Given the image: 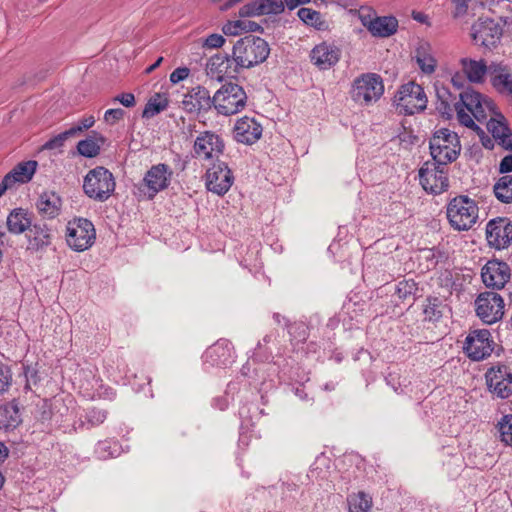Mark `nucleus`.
<instances>
[{"label": "nucleus", "mask_w": 512, "mask_h": 512, "mask_svg": "<svg viewBox=\"0 0 512 512\" xmlns=\"http://www.w3.org/2000/svg\"><path fill=\"white\" fill-rule=\"evenodd\" d=\"M460 100L455 104L458 121L468 127L477 128L473 118L478 121L486 120L487 111H493V103L472 89L459 94Z\"/></svg>", "instance_id": "1"}, {"label": "nucleus", "mask_w": 512, "mask_h": 512, "mask_svg": "<svg viewBox=\"0 0 512 512\" xmlns=\"http://www.w3.org/2000/svg\"><path fill=\"white\" fill-rule=\"evenodd\" d=\"M234 61L240 70L263 63L270 54L268 43L254 35H247L236 41L232 48Z\"/></svg>", "instance_id": "2"}, {"label": "nucleus", "mask_w": 512, "mask_h": 512, "mask_svg": "<svg viewBox=\"0 0 512 512\" xmlns=\"http://www.w3.org/2000/svg\"><path fill=\"white\" fill-rule=\"evenodd\" d=\"M429 147L433 160L440 165L452 163L461 152L457 133L447 128H440L434 132L430 138Z\"/></svg>", "instance_id": "3"}, {"label": "nucleus", "mask_w": 512, "mask_h": 512, "mask_svg": "<svg viewBox=\"0 0 512 512\" xmlns=\"http://www.w3.org/2000/svg\"><path fill=\"white\" fill-rule=\"evenodd\" d=\"M214 109L219 115L231 116L242 111L247 104L244 88L234 82L223 84L213 95Z\"/></svg>", "instance_id": "4"}, {"label": "nucleus", "mask_w": 512, "mask_h": 512, "mask_svg": "<svg viewBox=\"0 0 512 512\" xmlns=\"http://www.w3.org/2000/svg\"><path fill=\"white\" fill-rule=\"evenodd\" d=\"M116 182L113 174L105 167L91 169L83 181V191L91 199L104 202L113 194Z\"/></svg>", "instance_id": "5"}, {"label": "nucleus", "mask_w": 512, "mask_h": 512, "mask_svg": "<svg viewBox=\"0 0 512 512\" xmlns=\"http://www.w3.org/2000/svg\"><path fill=\"white\" fill-rule=\"evenodd\" d=\"M447 218L455 230H469L477 221L478 206L467 196H458L449 202Z\"/></svg>", "instance_id": "6"}, {"label": "nucleus", "mask_w": 512, "mask_h": 512, "mask_svg": "<svg viewBox=\"0 0 512 512\" xmlns=\"http://www.w3.org/2000/svg\"><path fill=\"white\" fill-rule=\"evenodd\" d=\"M384 93L382 78L375 73H365L354 79L350 91L351 98L360 105L377 102Z\"/></svg>", "instance_id": "7"}, {"label": "nucleus", "mask_w": 512, "mask_h": 512, "mask_svg": "<svg viewBox=\"0 0 512 512\" xmlns=\"http://www.w3.org/2000/svg\"><path fill=\"white\" fill-rule=\"evenodd\" d=\"M427 102L424 88L415 82L402 85L395 95L397 109L405 115H413L425 110Z\"/></svg>", "instance_id": "8"}, {"label": "nucleus", "mask_w": 512, "mask_h": 512, "mask_svg": "<svg viewBox=\"0 0 512 512\" xmlns=\"http://www.w3.org/2000/svg\"><path fill=\"white\" fill-rule=\"evenodd\" d=\"M504 307V299L494 291L482 292L474 301L477 317L488 325L494 324L503 318Z\"/></svg>", "instance_id": "9"}, {"label": "nucleus", "mask_w": 512, "mask_h": 512, "mask_svg": "<svg viewBox=\"0 0 512 512\" xmlns=\"http://www.w3.org/2000/svg\"><path fill=\"white\" fill-rule=\"evenodd\" d=\"M463 352L472 361L488 358L494 350V341L487 329L471 330L463 343Z\"/></svg>", "instance_id": "10"}, {"label": "nucleus", "mask_w": 512, "mask_h": 512, "mask_svg": "<svg viewBox=\"0 0 512 512\" xmlns=\"http://www.w3.org/2000/svg\"><path fill=\"white\" fill-rule=\"evenodd\" d=\"M172 170L164 163L153 165L145 174L138 190L148 199H153L159 192L170 185Z\"/></svg>", "instance_id": "11"}, {"label": "nucleus", "mask_w": 512, "mask_h": 512, "mask_svg": "<svg viewBox=\"0 0 512 512\" xmlns=\"http://www.w3.org/2000/svg\"><path fill=\"white\" fill-rule=\"evenodd\" d=\"M96 238L93 223L85 218L68 222L67 244L76 252H82L92 246Z\"/></svg>", "instance_id": "12"}, {"label": "nucleus", "mask_w": 512, "mask_h": 512, "mask_svg": "<svg viewBox=\"0 0 512 512\" xmlns=\"http://www.w3.org/2000/svg\"><path fill=\"white\" fill-rule=\"evenodd\" d=\"M447 165L425 162L419 170V180L423 189L433 194H440L449 187Z\"/></svg>", "instance_id": "13"}, {"label": "nucleus", "mask_w": 512, "mask_h": 512, "mask_svg": "<svg viewBox=\"0 0 512 512\" xmlns=\"http://www.w3.org/2000/svg\"><path fill=\"white\" fill-rule=\"evenodd\" d=\"M225 144L220 135L213 131L201 132L193 145L194 156L203 161L217 160L223 154Z\"/></svg>", "instance_id": "14"}, {"label": "nucleus", "mask_w": 512, "mask_h": 512, "mask_svg": "<svg viewBox=\"0 0 512 512\" xmlns=\"http://www.w3.org/2000/svg\"><path fill=\"white\" fill-rule=\"evenodd\" d=\"M489 391L498 398L506 399L512 395V372L504 364L490 367L485 373Z\"/></svg>", "instance_id": "15"}, {"label": "nucleus", "mask_w": 512, "mask_h": 512, "mask_svg": "<svg viewBox=\"0 0 512 512\" xmlns=\"http://www.w3.org/2000/svg\"><path fill=\"white\" fill-rule=\"evenodd\" d=\"M234 182V177L225 162L217 161L206 172V187L219 196L226 194Z\"/></svg>", "instance_id": "16"}, {"label": "nucleus", "mask_w": 512, "mask_h": 512, "mask_svg": "<svg viewBox=\"0 0 512 512\" xmlns=\"http://www.w3.org/2000/svg\"><path fill=\"white\" fill-rule=\"evenodd\" d=\"M471 36L476 44L491 48L500 41L502 28L493 19L480 18L472 25Z\"/></svg>", "instance_id": "17"}, {"label": "nucleus", "mask_w": 512, "mask_h": 512, "mask_svg": "<svg viewBox=\"0 0 512 512\" xmlns=\"http://www.w3.org/2000/svg\"><path fill=\"white\" fill-rule=\"evenodd\" d=\"M486 239L497 250L507 248L512 243V223L507 218H495L486 226Z\"/></svg>", "instance_id": "18"}, {"label": "nucleus", "mask_w": 512, "mask_h": 512, "mask_svg": "<svg viewBox=\"0 0 512 512\" xmlns=\"http://www.w3.org/2000/svg\"><path fill=\"white\" fill-rule=\"evenodd\" d=\"M182 106L188 113H207L214 108V99L207 88L198 85L184 95Z\"/></svg>", "instance_id": "19"}, {"label": "nucleus", "mask_w": 512, "mask_h": 512, "mask_svg": "<svg viewBox=\"0 0 512 512\" xmlns=\"http://www.w3.org/2000/svg\"><path fill=\"white\" fill-rule=\"evenodd\" d=\"M481 276L487 287L501 289L509 281L511 270L506 262L492 258L482 268Z\"/></svg>", "instance_id": "20"}, {"label": "nucleus", "mask_w": 512, "mask_h": 512, "mask_svg": "<svg viewBox=\"0 0 512 512\" xmlns=\"http://www.w3.org/2000/svg\"><path fill=\"white\" fill-rule=\"evenodd\" d=\"M207 75L218 81L224 77H234L240 72V68L234 61L233 54H215L211 56L206 65Z\"/></svg>", "instance_id": "21"}, {"label": "nucleus", "mask_w": 512, "mask_h": 512, "mask_svg": "<svg viewBox=\"0 0 512 512\" xmlns=\"http://www.w3.org/2000/svg\"><path fill=\"white\" fill-rule=\"evenodd\" d=\"M309 57L319 70H328L339 62L341 50L334 44L321 42L311 50Z\"/></svg>", "instance_id": "22"}, {"label": "nucleus", "mask_w": 512, "mask_h": 512, "mask_svg": "<svg viewBox=\"0 0 512 512\" xmlns=\"http://www.w3.org/2000/svg\"><path fill=\"white\" fill-rule=\"evenodd\" d=\"M262 126L254 118L244 116L234 126V138L237 142L251 145L262 136Z\"/></svg>", "instance_id": "23"}, {"label": "nucleus", "mask_w": 512, "mask_h": 512, "mask_svg": "<svg viewBox=\"0 0 512 512\" xmlns=\"http://www.w3.org/2000/svg\"><path fill=\"white\" fill-rule=\"evenodd\" d=\"M460 64L467 80L472 83H482L487 73L493 76L498 71V66H487L484 60L461 58Z\"/></svg>", "instance_id": "24"}, {"label": "nucleus", "mask_w": 512, "mask_h": 512, "mask_svg": "<svg viewBox=\"0 0 512 512\" xmlns=\"http://www.w3.org/2000/svg\"><path fill=\"white\" fill-rule=\"evenodd\" d=\"M27 250L31 253H46L51 245L52 236L46 227L33 226L27 234Z\"/></svg>", "instance_id": "25"}, {"label": "nucleus", "mask_w": 512, "mask_h": 512, "mask_svg": "<svg viewBox=\"0 0 512 512\" xmlns=\"http://www.w3.org/2000/svg\"><path fill=\"white\" fill-rule=\"evenodd\" d=\"M36 206L43 217L52 219L59 215L62 200L56 192L44 191L40 194Z\"/></svg>", "instance_id": "26"}, {"label": "nucleus", "mask_w": 512, "mask_h": 512, "mask_svg": "<svg viewBox=\"0 0 512 512\" xmlns=\"http://www.w3.org/2000/svg\"><path fill=\"white\" fill-rule=\"evenodd\" d=\"M234 350L230 341L226 339L218 340L206 351V358L210 359L212 364L227 365L233 361Z\"/></svg>", "instance_id": "27"}, {"label": "nucleus", "mask_w": 512, "mask_h": 512, "mask_svg": "<svg viewBox=\"0 0 512 512\" xmlns=\"http://www.w3.org/2000/svg\"><path fill=\"white\" fill-rule=\"evenodd\" d=\"M435 91L437 97L436 110L443 118L450 119L453 116L455 104L458 102L456 96L444 84L440 83L435 84Z\"/></svg>", "instance_id": "28"}, {"label": "nucleus", "mask_w": 512, "mask_h": 512, "mask_svg": "<svg viewBox=\"0 0 512 512\" xmlns=\"http://www.w3.org/2000/svg\"><path fill=\"white\" fill-rule=\"evenodd\" d=\"M37 162L29 160L17 164L4 178L5 182H8L12 187L16 183H27L29 182L34 173L36 172Z\"/></svg>", "instance_id": "29"}, {"label": "nucleus", "mask_w": 512, "mask_h": 512, "mask_svg": "<svg viewBox=\"0 0 512 512\" xmlns=\"http://www.w3.org/2000/svg\"><path fill=\"white\" fill-rule=\"evenodd\" d=\"M413 59H415L422 73L431 75L435 72L437 60L433 56L431 46L427 42L419 43L415 49Z\"/></svg>", "instance_id": "30"}, {"label": "nucleus", "mask_w": 512, "mask_h": 512, "mask_svg": "<svg viewBox=\"0 0 512 512\" xmlns=\"http://www.w3.org/2000/svg\"><path fill=\"white\" fill-rule=\"evenodd\" d=\"M487 129L504 149L512 151L511 131L502 120L491 118L487 122Z\"/></svg>", "instance_id": "31"}, {"label": "nucleus", "mask_w": 512, "mask_h": 512, "mask_svg": "<svg viewBox=\"0 0 512 512\" xmlns=\"http://www.w3.org/2000/svg\"><path fill=\"white\" fill-rule=\"evenodd\" d=\"M105 142L106 138L103 135L92 131L86 139L78 142L77 150L80 155L87 158H93L100 153L101 147Z\"/></svg>", "instance_id": "32"}, {"label": "nucleus", "mask_w": 512, "mask_h": 512, "mask_svg": "<svg viewBox=\"0 0 512 512\" xmlns=\"http://www.w3.org/2000/svg\"><path fill=\"white\" fill-rule=\"evenodd\" d=\"M7 229L12 234H21L31 228V219L22 208L12 210L6 221Z\"/></svg>", "instance_id": "33"}, {"label": "nucleus", "mask_w": 512, "mask_h": 512, "mask_svg": "<svg viewBox=\"0 0 512 512\" xmlns=\"http://www.w3.org/2000/svg\"><path fill=\"white\" fill-rule=\"evenodd\" d=\"M398 29V20L393 16L374 17L370 33L374 37L386 38L395 34Z\"/></svg>", "instance_id": "34"}, {"label": "nucleus", "mask_w": 512, "mask_h": 512, "mask_svg": "<svg viewBox=\"0 0 512 512\" xmlns=\"http://www.w3.org/2000/svg\"><path fill=\"white\" fill-rule=\"evenodd\" d=\"M349 512H369L373 505L372 497L364 492L351 493L347 497Z\"/></svg>", "instance_id": "35"}, {"label": "nucleus", "mask_w": 512, "mask_h": 512, "mask_svg": "<svg viewBox=\"0 0 512 512\" xmlns=\"http://www.w3.org/2000/svg\"><path fill=\"white\" fill-rule=\"evenodd\" d=\"M297 15L306 25H309L316 30L324 31L329 27L328 22L323 18L319 11L303 7L298 10Z\"/></svg>", "instance_id": "36"}, {"label": "nucleus", "mask_w": 512, "mask_h": 512, "mask_svg": "<svg viewBox=\"0 0 512 512\" xmlns=\"http://www.w3.org/2000/svg\"><path fill=\"white\" fill-rule=\"evenodd\" d=\"M169 105V99L166 94L155 93L150 97L148 102L145 105V108L142 113L143 118H152L155 115L161 113L166 110Z\"/></svg>", "instance_id": "37"}, {"label": "nucleus", "mask_w": 512, "mask_h": 512, "mask_svg": "<svg viewBox=\"0 0 512 512\" xmlns=\"http://www.w3.org/2000/svg\"><path fill=\"white\" fill-rule=\"evenodd\" d=\"M493 191L500 202L512 203V175L500 177L495 183Z\"/></svg>", "instance_id": "38"}, {"label": "nucleus", "mask_w": 512, "mask_h": 512, "mask_svg": "<svg viewBox=\"0 0 512 512\" xmlns=\"http://www.w3.org/2000/svg\"><path fill=\"white\" fill-rule=\"evenodd\" d=\"M19 422V410L15 404L8 403L0 406V425L6 428L16 427Z\"/></svg>", "instance_id": "39"}, {"label": "nucleus", "mask_w": 512, "mask_h": 512, "mask_svg": "<svg viewBox=\"0 0 512 512\" xmlns=\"http://www.w3.org/2000/svg\"><path fill=\"white\" fill-rule=\"evenodd\" d=\"M498 70H501V72L492 77L493 86L500 93L512 96V77L508 73H504L503 69L499 66Z\"/></svg>", "instance_id": "40"}, {"label": "nucleus", "mask_w": 512, "mask_h": 512, "mask_svg": "<svg viewBox=\"0 0 512 512\" xmlns=\"http://www.w3.org/2000/svg\"><path fill=\"white\" fill-rule=\"evenodd\" d=\"M500 439L506 445H512V415H505L498 424Z\"/></svg>", "instance_id": "41"}, {"label": "nucleus", "mask_w": 512, "mask_h": 512, "mask_svg": "<svg viewBox=\"0 0 512 512\" xmlns=\"http://www.w3.org/2000/svg\"><path fill=\"white\" fill-rule=\"evenodd\" d=\"M260 6L263 15H278L285 9L283 0H260Z\"/></svg>", "instance_id": "42"}, {"label": "nucleus", "mask_w": 512, "mask_h": 512, "mask_svg": "<svg viewBox=\"0 0 512 512\" xmlns=\"http://www.w3.org/2000/svg\"><path fill=\"white\" fill-rule=\"evenodd\" d=\"M70 137H73L71 131L68 129L53 138L49 139L45 144L42 146L43 150H55L60 149L67 139Z\"/></svg>", "instance_id": "43"}, {"label": "nucleus", "mask_w": 512, "mask_h": 512, "mask_svg": "<svg viewBox=\"0 0 512 512\" xmlns=\"http://www.w3.org/2000/svg\"><path fill=\"white\" fill-rule=\"evenodd\" d=\"M107 418V412L99 408H90L85 412V419L92 426L102 424Z\"/></svg>", "instance_id": "44"}, {"label": "nucleus", "mask_w": 512, "mask_h": 512, "mask_svg": "<svg viewBox=\"0 0 512 512\" xmlns=\"http://www.w3.org/2000/svg\"><path fill=\"white\" fill-rule=\"evenodd\" d=\"M260 4V0H253L245 4L240 8L239 15L241 17L262 16L261 7H259Z\"/></svg>", "instance_id": "45"}, {"label": "nucleus", "mask_w": 512, "mask_h": 512, "mask_svg": "<svg viewBox=\"0 0 512 512\" xmlns=\"http://www.w3.org/2000/svg\"><path fill=\"white\" fill-rule=\"evenodd\" d=\"M416 290L413 281H401L396 286V294L400 299H407L412 296Z\"/></svg>", "instance_id": "46"}, {"label": "nucleus", "mask_w": 512, "mask_h": 512, "mask_svg": "<svg viewBox=\"0 0 512 512\" xmlns=\"http://www.w3.org/2000/svg\"><path fill=\"white\" fill-rule=\"evenodd\" d=\"M12 382V373L10 368L0 363V394L7 391Z\"/></svg>", "instance_id": "47"}, {"label": "nucleus", "mask_w": 512, "mask_h": 512, "mask_svg": "<svg viewBox=\"0 0 512 512\" xmlns=\"http://www.w3.org/2000/svg\"><path fill=\"white\" fill-rule=\"evenodd\" d=\"M226 42V39L221 34H210L203 41V47L208 49L221 48Z\"/></svg>", "instance_id": "48"}, {"label": "nucleus", "mask_w": 512, "mask_h": 512, "mask_svg": "<svg viewBox=\"0 0 512 512\" xmlns=\"http://www.w3.org/2000/svg\"><path fill=\"white\" fill-rule=\"evenodd\" d=\"M125 116V111L121 108L108 109L104 113V121L109 125H114L122 120Z\"/></svg>", "instance_id": "49"}, {"label": "nucleus", "mask_w": 512, "mask_h": 512, "mask_svg": "<svg viewBox=\"0 0 512 512\" xmlns=\"http://www.w3.org/2000/svg\"><path fill=\"white\" fill-rule=\"evenodd\" d=\"M434 301H436V299ZM424 315L425 319H428L429 321H435L441 317V311L435 302L428 300V303L424 308Z\"/></svg>", "instance_id": "50"}, {"label": "nucleus", "mask_w": 512, "mask_h": 512, "mask_svg": "<svg viewBox=\"0 0 512 512\" xmlns=\"http://www.w3.org/2000/svg\"><path fill=\"white\" fill-rule=\"evenodd\" d=\"M189 75L190 69L188 67H178L170 74L169 80L172 84H177L186 80Z\"/></svg>", "instance_id": "51"}, {"label": "nucleus", "mask_w": 512, "mask_h": 512, "mask_svg": "<svg viewBox=\"0 0 512 512\" xmlns=\"http://www.w3.org/2000/svg\"><path fill=\"white\" fill-rule=\"evenodd\" d=\"M244 21L237 20L233 22H227L223 25L222 31L225 35L235 36L238 35L242 31V26Z\"/></svg>", "instance_id": "52"}, {"label": "nucleus", "mask_w": 512, "mask_h": 512, "mask_svg": "<svg viewBox=\"0 0 512 512\" xmlns=\"http://www.w3.org/2000/svg\"><path fill=\"white\" fill-rule=\"evenodd\" d=\"M95 123V119L93 116H88L80 120L79 125L71 127L69 130L71 131L73 136L81 133L82 131L91 128Z\"/></svg>", "instance_id": "53"}, {"label": "nucleus", "mask_w": 512, "mask_h": 512, "mask_svg": "<svg viewBox=\"0 0 512 512\" xmlns=\"http://www.w3.org/2000/svg\"><path fill=\"white\" fill-rule=\"evenodd\" d=\"M358 16L362 25L370 32L374 20V17L371 15V10L361 7L358 11Z\"/></svg>", "instance_id": "54"}, {"label": "nucleus", "mask_w": 512, "mask_h": 512, "mask_svg": "<svg viewBox=\"0 0 512 512\" xmlns=\"http://www.w3.org/2000/svg\"><path fill=\"white\" fill-rule=\"evenodd\" d=\"M112 101L120 102L123 106L127 108L133 107L136 104L135 96L132 93L119 94L115 96Z\"/></svg>", "instance_id": "55"}, {"label": "nucleus", "mask_w": 512, "mask_h": 512, "mask_svg": "<svg viewBox=\"0 0 512 512\" xmlns=\"http://www.w3.org/2000/svg\"><path fill=\"white\" fill-rule=\"evenodd\" d=\"M451 1L455 6V9L453 11V16L455 18L461 17L464 14H466L467 8H468V2L470 0H451Z\"/></svg>", "instance_id": "56"}, {"label": "nucleus", "mask_w": 512, "mask_h": 512, "mask_svg": "<svg viewBox=\"0 0 512 512\" xmlns=\"http://www.w3.org/2000/svg\"><path fill=\"white\" fill-rule=\"evenodd\" d=\"M500 173L512 172V154L506 155L500 162L499 165Z\"/></svg>", "instance_id": "57"}, {"label": "nucleus", "mask_w": 512, "mask_h": 512, "mask_svg": "<svg viewBox=\"0 0 512 512\" xmlns=\"http://www.w3.org/2000/svg\"><path fill=\"white\" fill-rule=\"evenodd\" d=\"M452 85L457 89H462L465 84V78L460 73H455L451 78Z\"/></svg>", "instance_id": "58"}, {"label": "nucleus", "mask_w": 512, "mask_h": 512, "mask_svg": "<svg viewBox=\"0 0 512 512\" xmlns=\"http://www.w3.org/2000/svg\"><path fill=\"white\" fill-rule=\"evenodd\" d=\"M284 4L289 10H293L300 5H305L311 2V0H283Z\"/></svg>", "instance_id": "59"}, {"label": "nucleus", "mask_w": 512, "mask_h": 512, "mask_svg": "<svg viewBox=\"0 0 512 512\" xmlns=\"http://www.w3.org/2000/svg\"><path fill=\"white\" fill-rule=\"evenodd\" d=\"M261 29V26L253 21L244 22L242 26V31H249V32H255Z\"/></svg>", "instance_id": "60"}, {"label": "nucleus", "mask_w": 512, "mask_h": 512, "mask_svg": "<svg viewBox=\"0 0 512 512\" xmlns=\"http://www.w3.org/2000/svg\"><path fill=\"white\" fill-rule=\"evenodd\" d=\"M162 62H163V57H159V58L155 61V63H153V64H152L151 66H149L148 68H146L145 72H146L147 74L152 73L155 69H157V68L161 65V63H162Z\"/></svg>", "instance_id": "61"}, {"label": "nucleus", "mask_w": 512, "mask_h": 512, "mask_svg": "<svg viewBox=\"0 0 512 512\" xmlns=\"http://www.w3.org/2000/svg\"><path fill=\"white\" fill-rule=\"evenodd\" d=\"M291 329L300 330L301 331V333H300L301 339L300 340L306 339V327L303 324L294 325L291 327ZM290 333L292 334V330H290Z\"/></svg>", "instance_id": "62"}, {"label": "nucleus", "mask_w": 512, "mask_h": 512, "mask_svg": "<svg viewBox=\"0 0 512 512\" xmlns=\"http://www.w3.org/2000/svg\"><path fill=\"white\" fill-rule=\"evenodd\" d=\"M8 455V450L6 448V446L0 442V462L4 461L5 458L7 457Z\"/></svg>", "instance_id": "63"}, {"label": "nucleus", "mask_w": 512, "mask_h": 512, "mask_svg": "<svg viewBox=\"0 0 512 512\" xmlns=\"http://www.w3.org/2000/svg\"><path fill=\"white\" fill-rule=\"evenodd\" d=\"M12 186L8 183V182H5V178H3L2 182L0 183V197L4 194V192L11 188Z\"/></svg>", "instance_id": "64"}]
</instances>
